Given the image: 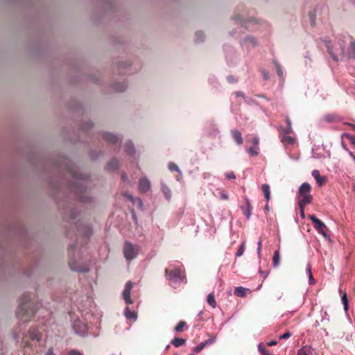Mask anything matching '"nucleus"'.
<instances>
[{
	"mask_svg": "<svg viewBox=\"0 0 355 355\" xmlns=\"http://www.w3.org/2000/svg\"><path fill=\"white\" fill-rule=\"evenodd\" d=\"M121 178H122L123 180H124V181H125V180H127V178H127V175H125V173H124L121 175Z\"/></svg>",
	"mask_w": 355,
	"mask_h": 355,
	"instance_id": "5fc2aeb1",
	"label": "nucleus"
},
{
	"mask_svg": "<svg viewBox=\"0 0 355 355\" xmlns=\"http://www.w3.org/2000/svg\"><path fill=\"white\" fill-rule=\"evenodd\" d=\"M326 46H327V52L330 54V55L332 58V59L334 60H335V61H338V56H337L338 53H339L340 55H345V47H344V46L343 44L340 45L339 50L337 51L338 52H334V51L332 49V47L331 46L329 42L326 44Z\"/></svg>",
	"mask_w": 355,
	"mask_h": 355,
	"instance_id": "423d86ee",
	"label": "nucleus"
},
{
	"mask_svg": "<svg viewBox=\"0 0 355 355\" xmlns=\"http://www.w3.org/2000/svg\"><path fill=\"white\" fill-rule=\"evenodd\" d=\"M133 287V284L131 282H128L125 285L124 290L123 291V296L124 298V300L126 304H132V300H131L130 297V291Z\"/></svg>",
	"mask_w": 355,
	"mask_h": 355,
	"instance_id": "0eeeda50",
	"label": "nucleus"
},
{
	"mask_svg": "<svg viewBox=\"0 0 355 355\" xmlns=\"http://www.w3.org/2000/svg\"><path fill=\"white\" fill-rule=\"evenodd\" d=\"M119 166V162L116 159H112L110 161V162L107 164V168L110 170H114L117 168Z\"/></svg>",
	"mask_w": 355,
	"mask_h": 355,
	"instance_id": "a878e982",
	"label": "nucleus"
},
{
	"mask_svg": "<svg viewBox=\"0 0 355 355\" xmlns=\"http://www.w3.org/2000/svg\"><path fill=\"white\" fill-rule=\"evenodd\" d=\"M261 190L264 195L265 198L268 202L270 200V186L267 184H263L261 186Z\"/></svg>",
	"mask_w": 355,
	"mask_h": 355,
	"instance_id": "a211bd4d",
	"label": "nucleus"
},
{
	"mask_svg": "<svg viewBox=\"0 0 355 355\" xmlns=\"http://www.w3.org/2000/svg\"><path fill=\"white\" fill-rule=\"evenodd\" d=\"M294 138L286 134H284V135L282 138V142L287 143L288 144H293L294 143Z\"/></svg>",
	"mask_w": 355,
	"mask_h": 355,
	"instance_id": "c85d7f7f",
	"label": "nucleus"
},
{
	"mask_svg": "<svg viewBox=\"0 0 355 355\" xmlns=\"http://www.w3.org/2000/svg\"><path fill=\"white\" fill-rule=\"evenodd\" d=\"M165 274L170 284L175 288L179 286L185 279V272L180 268H175L173 270L165 269Z\"/></svg>",
	"mask_w": 355,
	"mask_h": 355,
	"instance_id": "f03ea898",
	"label": "nucleus"
},
{
	"mask_svg": "<svg viewBox=\"0 0 355 355\" xmlns=\"http://www.w3.org/2000/svg\"><path fill=\"white\" fill-rule=\"evenodd\" d=\"M247 288H245L242 286L236 287L234 289V295L238 297H245L246 295Z\"/></svg>",
	"mask_w": 355,
	"mask_h": 355,
	"instance_id": "6ab92c4d",
	"label": "nucleus"
},
{
	"mask_svg": "<svg viewBox=\"0 0 355 355\" xmlns=\"http://www.w3.org/2000/svg\"><path fill=\"white\" fill-rule=\"evenodd\" d=\"M125 315L127 318L130 320L137 319V313L134 311H130L128 307L125 310Z\"/></svg>",
	"mask_w": 355,
	"mask_h": 355,
	"instance_id": "5701e85b",
	"label": "nucleus"
},
{
	"mask_svg": "<svg viewBox=\"0 0 355 355\" xmlns=\"http://www.w3.org/2000/svg\"><path fill=\"white\" fill-rule=\"evenodd\" d=\"M312 175L315 178L319 186H322L326 181V178L324 177H322L320 175V172L318 170H313L312 171Z\"/></svg>",
	"mask_w": 355,
	"mask_h": 355,
	"instance_id": "ddd939ff",
	"label": "nucleus"
},
{
	"mask_svg": "<svg viewBox=\"0 0 355 355\" xmlns=\"http://www.w3.org/2000/svg\"><path fill=\"white\" fill-rule=\"evenodd\" d=\"M124 196H125L134 204H137L139 207L142 206V201L139 198H134L131 195H129V194H124Z\"/></svg>",
	"mask_w": 355,
	"mask_h": 355,
	"instance_id": "393cba45",
	"label": "nucleus"
},
{
	"mask_svg": "<svg viewBox=\"0 0 355 355\" xmlns=\"http://www.w3.org/2000/svg\"><path fill=\"white\" fill-rule=\"evenodd\" d=\"M196 35V37H197V38H198V40L199 41L202 40L201 39V37H202V38L203 37V34H202V33L197 32Z\"/></svg>",
	"mask_w": 355,
	"mask_h": 355,
	"instance_id": "8fccbe9b",
	"label": "nucleus"
},
{
	"mask_svg": "<svg viewBox=\"0 0 355 355\" xmlns=\"http://www.w3.org/2000/svg\"><path fill=\"white\" fill-rule=\"evenodd\" d=\"M259 272L261 274V275L265 279L266 278V277L268 276V272L267 271H263L261 270V269H259Z\"/></svg>",
	"mask_w": 355,
	"mask_h": 355,
	"instance_id": "de8ad7c7",
	"label": "nucleus"
},
{
	"mask_svg": "<svg viewBox=\"0 0 355 355\" xmlns=\"http://www.w3.org/2000/svg\"><path fill=\"white\" fill-rule=\"evenodd\" d=\"M291 336V334L290 332H286L285 334L280 336L279 339H287L290 338Z\"/></svg>",
	"mask_w": 355,
	"mask_h": 355,
	"instance_id": "a19ab883",
	"label": "nucleus"
},
{
	"mask_svg": "<svg viewBox=\"0 0 355 355\" xmlns=\"http://www.w3.org/2000/svg\"><path fill=\"white\" fill-rule=\"evenodd\" d=\"M168 167L171 171H175L180 172V169H179L178 166L175 163L170 162L168 165Z\"/></svg>",
	"mask_w": 355,
	"mask_h": 355,
	"instance_id": "72a5a7b5",
	"label": "nucleus"
},
{
	"mask_svg": "<svg viewBox=\"0 0 355 355\" xmlns=\"http://www.w3.org/2000/svg\"><path fill=\"white\" fill-rule=\"evenodd\" d=\"M21 347L23 348L24 353H26V349L30 348L31 347V343L26 339V337L22 338Z\"/></svg>",
	"mask_w": 355,
	"mask_h": 355,
	"instance_id": "cd10ccee",
	"label": "nucleus"
},
{
	"mask_svg": "<svg viewBox=\"0 0 355 355\" xmlns=\"http://www.w3.org/2000/svg\"><path fill=\"white\" fill-rule=\"evenodd\" d=\"M298 205H299V207H300V216L302 218H305L304 208H305L306 204H298Z\"/></svg>",
	"mask_w": 355,
	"mask_h": 355,
	"instance_id": "e433bc0d",
	"label": "nucleus"
},
{
	"mask_svg": "<svg viewBox=\"0 0 355 355\" xmlns=\"http://www.w3.org/2000/svg\"><path fill=\"white\" fill-rule=\"evenodd\" d=\"M349 57L355 58V40H352L350 42Z\"/></svg>",
	"mask_w": 355,
	"mask_h": 355,
	"instance_id": "b1692460",
	"label": "nucleus"
},
{
	"mask_svg": "<svg viewBox=\"0 0 355 355\" xmlns=\"http://www.w3.org/2000/svg\"><path fill=\"white\" fill-rule=\"evenodd\" d=\"M28 336L33 341H40L42 339V334L35 327H31L28 330Z\"/></svg>",
	"mask_w": 355,
	"mask_h": 355,
	"instance_id": "6e6552de",
	"label": "nucleus"
},
{
	"mask_svg": "<svg viewBox=\"0 0 355 355\" xmlns=\"http://www.w3.org/2000/svg\"><path fill=\"white\" fill-rule=\"evenodd\" d=\"M220 199H222V200H227L228 199L227 194L226 193H225V192L220 193Z\"/></svg>",
	"mask_w": 355,
	"mask_h": 355,
	"instance_id": "09e8293b",
	"label": "nucleus"
},
{
	"mask_svg": "<svg viewBox=\"0 0 355 355\" xmlns=\"http://www.w3.org/2000/svg\"><path fill=\"white\" fill-rule=\"evenodd\" d=\"M103 139L107 142L112 143V144L116 143L119 140L118 137L116 135L111 134V133H107V132H106L103 135Z\"/></svg>",
	"mask_w": 355,
	"mask_h": 355,
	"instance_id": "dca6fc26",
	"label": "nucleus"
},
{
	"mask_svg": "<svg viewBox=\"0 0 355 355\" xmlns=\"http://www.w3.org/2000/svg\"><path fill=\"white\" fill-rule=\"evenodd\" d=\"M277 344V341H275V340H271V341H270V342H268V343H267V345H268V346H273V345H276Z\"/></svg>",
	"mask_w": 355,
	"mask_h": 355,
	"instance_id": "3c124183",
	"label": "nucleus"
},
{
	"mask_svg": "<svg viewBox=\"0 0 355 355\" xmlns=\"http://www.w3.org/2000/svg\"><path fill=\"white\" fill-rule=\"evenodd\" d=\"M68 355H82V354L75 349H71L69 352Z\"/></svg>",
	"mask_w": 355,
	"mask_h": 355,
	"instance_id": "37998d69",
	"label": "nucleus"
},
{
	"mask_svg": "<svg viewBox=\"0 0 355 355\" xmlns=\"http://www.w3.org/2000/svg\"><path fill=\"white\" fill-rule=\"evenodd\" d=\"M257 149L258 148H256L255 146H253V147L249 148L248 151L249 154L250 155V156H257L259 153L257 151Z\"/></svg>",
	"mask_w": 355,
	"mask_h": 355,
	"instance_id": "f704fd0d",
	"label": "nucleus"
},
{
	"mask_svg": "<svg viewBox=\"0 0 355 355\" xmlns=\"http://www.w3.org/2000/svg\"><path fill=\"white\" fill-rule=\"evenodd\" d=\"M257 254H258V256L260 257L261 256V247H262V244H261V240L259 239V241H258V243H257Z\"/></svg>",
	"mask_w": 355,
	"mask_h": 355,
	"instance_id": "ea45409f",
	"label": "nucleus"
},
{
	"mask_svg": "<svg viewBox=\"0 0 355 355\" xmlns=\"http://www.w3.org/2000/svg\"><path fill=\"white\" fill-rule=\"evenodd\" d=\"M263 76H264V78H266V79L267 78V75L265 73H263Z\"/></svg>",
	"mask_w": 355,
	"mask_h": 355,
	"instance_id": "680f3d73",
	"label": "nucleus"
},
{
	"mask_svg": "<svg viewBox=\"0 0 355 355\" xmlns=\"http://www.w3.org/2000/svg\"><path fill=\"white\" fill-rule=\"evenodd\" d=\"M297 355H317V354L312 347L306 345L298 350Z\"/></svg>",
	"mask_w": 355,
	"mask_h": 355,
	"instance_id": "f8f14e48",
	"label": "nucleus"
},
{
	"mask_svg": "<svg viewBox=\"0 0 355 355\" xmlns=\"http://www.w3.org/2000/svg\"><path fill=\"white\" fill-rule=\"evenodd\" d=\"M186 343V340L180 338H175L172 341L171 343L175 347H179L182 345H184Z\"/></svg>",
	"mask_w": 355,
	"mask_h": 355,
	"instance_id": "412c9836",
	"label": "nucleus"
},
{
	"mask_svg": "<svg viewBox=\"0 0 355 355\" xmlns=\"http://www.w3.org/2000/svg\"><path fill=\"white\" fill-rule=\"evenodd\" d=\"M69 265L70 266V268L72 270H75V271H78V272H87L89 270V268L86 266H76L75 265V263L71 261H69Z\"/></svg>",
	"mask_w": 355,
	"mask_h": 355,
	"instance_id": "4468645a",
	"label": "nucleus"
},
{
	"mask_svg": "<svg viewBox=\"0 0 355 355\" xmlns=\"http://www.w3.org/2000/svg\"><path fill=\"white\" fill-rule=\"evenodd\" d=\"M250 40L252 43L255 44V40L254 38H250Z\"/></svg>",
	"mask_w": 355,
	"mask_h": 355,
	"instance_id": "4d7b16f0",
	"label": "nucleus"
},
{
	"mask_svg": "<svg viewBox=\"0 0 355 355\" xmlns=\"http://www.w3.org/2000/svg\"><path fill=\"white\" fill-rule=\"evenodd\" d=\"M347 137L349 138L352 144L355 145V136H349V135H345Z\"/></svg>",
	"mask_w": 355,
	"mask_h": 355,
	"instance_id": "49530a36",
	"label": "nucleus"
},
{
	"mask_svg": "<svg viewBox=\"0 0 355 355\" xmlns=\"http://www.w3.org/2000/svg\"><path fill=\"white\" fill-rule=\"evenodd\" d=\"M232 135L235 140V141L239 144L241 145L243 144V137L241 135V133L236 129L232 130Z\"/></svg>",
	"mask_w": 355,
	"mask_h": 355,
	"instance_id": "2eb2a0df",
	"label": "nucleus"
},
{
	"mask_svg": "<svg viewBox=\"0 0 355 355\" xmlns=\"http://www.w3.org/2000/svg\"><path fill=\"white\" fill-rule=\"evenodd\" d=\"M226 178L227 179H235L236 176L233 172H230L226 174Z\"/></svg>",
	"mask_w": 355,
	"mask_h": 355,
	"instance_id": "c03bdc74",
	"label": "nucleus"
},
{
	"mask_svg": "<svg viewBox=\"0 0 355 355\" xmlns=\"http://www.w3.org/2000/svg\"><path fill=\"white\" fill-rule=\"evenodd\" d=\"M80 198L81 199V200H82V201H85V199H83V198H80Z\"/></svg>",
	"mask_w": 355,
	"mask_h": 355,
	"instance_id": "e2e57ef3",
	"label": "nucleus"
},
{
	"mask_svg": "<svg viewBox=\"0 0 355 355\" xmlns=\"http://www.w3.org/2000/svg\"><path fill=\"white\" fill-rule=\"evenodd\" d=\"M36 311V305L33 301L31 295L24 293L21 297V302L17 308V316L25 322H28Z\"/></svg>",
	"mask_w": 355,
	"mask_h": 355,
	"instance_id": "f257e3e1",
	"label": "nucleus"
},
{
	"mask_svg": "<svg viewBox=\"0 0 355 355\" xmlns=\"http://www.w3.org/2000/svg\"><path fill=\"white\" fill-rule=\"evenodd\" d=\"M235 94L236 96H243V94L241 92H236Z\"/></svg>",
	"mask_w": 355,
	"mask_h": 355,
	"instance_id": "864d4df0",
	"label": "nucleus"
},
{
	"mask_svg": "<svg viewBox=\"0 0 355 355\" xmlns=\"http://www.w3.org/2000/svg\"><path fill=\"white\" fill-rule=\"evenodd\" d=\"M165 194H166V196L169 198H170V194H168V192H165Z\"/></svg>",
	"mask_w": 355,
	"mask_h": 355,
	"instance_id": "052dcab7",
	"label": "nucleus"
},
{
	"mask_svg": "<svg viewBox=\"0 0 355 355\" xmlns=\"http://www.w3.org/2000/svg\"><path fill=\"white\" fill-rule=\"evenodd\" d=\"M265 210H266V211H268L269 210V207H268V204H267V205H266V207H265Z\"/></svg>",
	"mask_w": 355,
	"mask_h": 355,
	"instance_id": "13d9d810",
	"label": "nucleus"
},
{
	"mask_svg": "<svg viewBox=\"0 0 355 355\" xmlns=\"http://www.w3.org/2000/svg\"><path fill=\"white\" fill-rule=\"evenodd\" d=\"M187 326V323L184 321H180L175 326L174 330L177 332H182L184 331V327Z\"/></svg>",
	"mask_w": 355,
	"mask_h": 355,
	"instance_id": "bb28decb",
	"label": "nucleus"
},
{
	"mask_svg": "<svg viewBox=\"0 0 355 355\" xmlns=\"http://www.w3.org/2000/svg\"><path fill=\"white\" fill-rule=\"evenodd\" d=\"M307 270L309 272L310 284H313L315 283V280L311 273V268L310 264L308 265Z\"/></svg>",
	"mask_w": 355,
	"mask_h": 355,
	"instance_id": "c9c22d12",
	"label": "nucleus"
},
{
	"mask_svg": "<svg viewBox=\"0 0 355 355\" xmlns=\"http://www.w3.org/2000/svg\"><path fill=\"white\" fill-rule=\"evenodd\" d=\"M73 328L76 333L82 334H84L86 331V327L85 325L83 324H81L80 322H76L74 323Z\"/></svg>",
	"mask_w": 355,
	"mask_h": 355,
	"instance_id": "f3484780",
	"label": "nucleus"
},
{
	"mask_svg": "<svg viewBox=\"0 0 355 355\" xmlns=\"http://www.w3.org/2000/svg\"><path fill=\"white\" fill-rule=\"evenodd\" d=\"M244 250H245V243H243L240 245L239 248L238 249V250L236 252V256L241 257L243 254Z\"/></svg>",
	"mask_w": 355,
	"mask_h": 355,
	"instance_id": "4c0bfd02",
	"label": "nucleus"
},
{
	"mask_svg": "<svg viewBox=\"0 0 355 355\" xmlns=\"http://www.w3.org/2000/svg\"><path fill=\"white\" fill-rule=\"evenodd\" d=\"M258 350L262 355H268L269 352L265 348L262 343L259 344Z\"/></svg>",
	"mask_w": 355,
	"mask_h": 355,
	"instance_id": "c756f323",
	"label": "nucleus"
},
{
	"mask_svg": "<svg viewBox=\"0 0 355 355\" xmlns=\"http://www.w3.org/2000/svg\"><path fill=\"white\" fill-rule=\"evenodd\" d=\"M311 185L304 182L299 188L297 192L298 204H310L312 202L313 196L311 195Z\"/></svg>",
	"mask_w": 355,
	"mask_h": 355,
	"instance_id": "7ed1b4c3",
	"label": "nucleus"
},
{
	"mask_svg": "<svg viewBox=\"0 0 355 355\" xmlns=\"http://www.w3.org/2000/svg\"><path fill=\"white\" fill-rule=\"evenodd\" d=\"M292 132V126H288L283 130V132L286 135H289Z\"/></svg>",
	"mask_w": 355,
	"mask_h": 355,
	"instance_id": "79ce46f5",
	"label": "nucleus"
},
{
	"mask_svg": "<svg viewBox=\"0 0 355 355\" xmlns=\"http://www.w3.org/2000/svg\"><path fill=\"white\" fill-rule=\"evenodd\" d=\"M245 204L241 207L243 214L249 219L251 216L252 206L248 198H244Z\"/></svg>",
	"mask_w": 355,
	"mask_h": 355,
	"instance_id": "9d476101",
	"label": "nucleus"
},
{
	"mask_svg": "<svg viewBox=\"0 0 355 355\" xmlns=\"http://www.w3.org/2000/svg\"><path fill=\"white\" fill-rule=\"evenodd\" d=\"M280 261V253L279 250H275L272 258V265L274 267H277Z\"/></svg>",
	"mask_w": 355,
	"mask_h": 355,
	"instance_id": "aec40b11",
	"label": "nucleus"
},
{
	"mask_svg": "<svg viewBox=\"0 0 355 355\" xmlns=\"http://www.w3.org/2000/svg\"><path fill=\"white\" fill-rule=\"evenodd\" d=\"M286 122L287 123V125L289 127V126H291V121L290 120V119L288 117H286Z\"/></svg>",
	"mask_w": 355,
	"mask_h": 355,
	"instance_id": "603ef678",
	"label": "nucleus"
},
{
	"mask_svg": "<svg viewBox=\"0 0 355 355\" xmlns=\"http://www.w3.org/2000/svg\"><path fill=\"white\" fill-rule=\"evenodd\" d=\"M309 219L311 220L314 228L320 233L322 234L324 236H327L326 232L327 230V227L326 225L317 218L315 215L310 214L309 215Z\"/></svg>",
	"mask_w": 355,
	"mask_h": 355,
	"instance_id": "39448f33",
	"label": "nucleus"
},
{
	"mask_svg": "<svg viewBox=\"0 0 355 355\" xmlns=\"http://www.w3.org/2000/svg\"><path fill=\"white\" fill-rule=\"evenodd\" d=\"M350 126L353 128V130L355 131V125L354 124H349Z\"/></svg>",
	"mask_w": 355,
	"mask_h": 355,
	"instance_id": "bf43d9fd",
	"label": "nucleus"
},
{
	"mask_svg": "<svg viewBox=\"0 0 355 355\" xmlns=\"http://www.w3.org/2000/svg\"><path fill=\"white\" fill-rule=\"evenodd\" d=\"M341 300H342V302L344 305V307H345V310L347 311L348 307V300H347V293H345L343 296H342V298H341Z\"/></svg>",
	"mask_w": 355,
	"mask_h": 355,
	"instance_id": "7c9ffc66",
	"label": "nucleus"
},
{
	"mask_svg": "<svg viewBox=\"0 0 355 355\" xmlns=\"http://www.w3.org/2000/svg\"><path fill=\"white\" fill-rule=\"evenodd\" d=\"M207 302L212 307L216 308V302L215 300V296L214 293H209L207 298Z\"/></svg>",
	"mask_w": 355,
	"mask_h": 355,
	"instance_id": "4be33fe9",
	"label": "nucleus"
},
{
	"mask_svg": "<svg viewBox=\"0 0 355 355\" xmlns=\"http://www.w3.org/2000/svg\"><path fill=\"white\" fill-rule=\"evenodd\" d=\"M139 248L137 246H133L132 244L126 241L123 247V254L126 260L131 261L138 254Z\"/></svg>",
	"mask_w": 355,
	"mask_h": 355,
	"instance_id": "20e7f679",
	"label": "nucleus"
},
{
	"mask_svg": "<svg viewBox=\"0 0 355 355\" xmlns=\"http://www.w3.org/2000/svg\"><path fill=\"white\" fill-rule=\"evenodd\" d=\"M251 141L252 142L254 146H255L256 148H259L258 146H259V140L258 137H253Z\"/></svg>",
	"mask_w": 355,
	"mask_h": 355,
	"instance_id": "58836bf2",
	"label": "nucleus"
},
{
	"mask_svg": "<svg viewBox=\"0 0 355 355\" xmlns=\"http://www.w3.org/2000/svg\"><path fill=\"white\" fill-rule=\"evenodd\" d=\"M215 341H216V337L210 338L200 343L198 345H197L194 348L193 351L196 353H199L200 352H201L202 350V349H204V347H205L207 345H210L213 344Z\"/></svg>",
	"mask_w": 355,
	"mask_h": 355,
	"instance_id": "9b49d317",
	"label": "nucleus"
},
{
	"mask_svg": "<svg viewBox=\"0 0 355 355\" xmlns=\"http://www.w3.org/2000/svg\"><path fill=\"white\" fill-rule=\"evenodd\" d=\"M126 152L131 155L134 154L135 150L131 143L126 144Z\"/></svg>",
	"mask_w": 355,
	"mask_h": 355,
	"instance_id": "2f4dec72",
	"label": "nucleus"
},
{
	"mask_svg": "<svg viewBox=\"0 0 355 355\" xmlns=\"http://www.w3.org/2000/svg\"><path fill=\"white\" fill-rule=\"evenodd\" d=\"M44 355H55L53 352V347L49 348L46 352L44 354Z\"/></svg>",
	"mask_w": 355,
	"mask_h": 355,
	"instance_id": "a18cd8bd",
	"label": "nucleus"
},
{
	"mask_svg": "<svg viewBox=\"0 0 355 355\" xmlns=\"http://www.w3.org/2000/svg\"><path fill=\"white\" fill-rule=\"evenodd\" d=\"M150 187V181L146 178H142L139 182V190L141 193L147 192Z\"/></svg>",
	"mask_w": 355,
	"mask_h": 355,
	"instance_id": "1a4fd4ad",
	"label": "nucleus"
},
{
	"mask_svg": "<svg viewBox=\"0 0 355 355\" xmlns=\"http://www.w3.org/2000/svg\"><path fill=\"white\" fill-rule=\"evenodd\" d=\"M275 65L278 76L282 78L283 76V71H282V69L280 64L278 62H275Z\"/></svg>",
	"mask_w": 355,
	"mask_h": 355,
	"instance_id": "473e14b6",
	"label": "nucleus"
},
{
	"mask_svg": "<svg viewBox=\"0 0 355 355\" xmlns=\"http://www.w3.org/2000/svg\"><path fill=\"white\" fill-rule=\"evenodd\" d=\"M325 119H326V121H329V122H330V121H332L331 118H330V116H327L325 117Z\"/></svg>",
	"mask_w": 355,
	"mask_h": 355,
	"instance_id": "6e6d98bb",
	"label": "nucleus"
}]
</instances>
